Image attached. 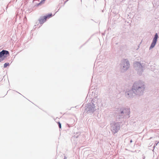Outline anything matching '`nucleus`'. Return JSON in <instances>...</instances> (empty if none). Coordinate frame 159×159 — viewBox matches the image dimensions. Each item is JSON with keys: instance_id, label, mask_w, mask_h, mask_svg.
I'll return each instance as SVG.
<instances>
[{"instance_id": "obj_1", "label": "nucleus", "mask_w": 159, "mask_h": 159, "mask_svg": "<svg viewBox=\"0 0 159 159\" xmlns=\"http://www.w3.org/2000/svg\"><path fill=\"white\" fill-rule=\"evenodd\" d=\"M9 55L8 51L3 50L0 52V62L4 60Z\"/></svg>"}, {"instance_id": "obj_2", "label": "nucleus", "mask_w": 159, "mask_h": 159, "mask_svg": "<svg viewBox=\"0 0 159 159\" xmlns=\"http://www.w3.org/2000/svg\"><path fill=\"white\" fill-rule=\"evenodd\" d=\"M158 38V35L157 33H156L155 34V35L154 37V38L153 39L152 42V44H151V45L150 47V49H152V48L155 46V45L157 39Z\"/></svg>"}, {"instance_id": "obj_3", "label": "nucleus", "mask_w": 159, "mask_h": 159, "mask_svg": "<svg viewBox=\"0 0 159 159\" xmlns=\"http://www.w3.org/2000/svg\"><path fill=\"white\" fill-rule=\"evenodd\" d=\"M142 86V84L141 82H136L134 84L132 89L137 90L141 88Z\"/></svg>"}, {"instance_id": "obj_4", "label": "nucleus", "mask_w": 159, "mask_h": 159, "mask_svg": "<svg viewBox=\"0 0 159 159\" xmlns=\"http://www.w3.org/2000/svg\"><path fill=\"white\" fill-rule=\"evenodd\" d=\"M123 68L125 70L127 69L129 67V64L128 61L126 59L124 60Z\"/></svg>"}, {"instance_id": "obj_5", "label": "nucleus", "mask_w": 159, "mask_h": 159, "mask_svg": "<svg viewBox=\"0 0 159 159\" xmlns=\"http://www.w3.org/2000/svg\"><path fill=\"white\" fill-rule=\"evenodd\" d=\"M47 19L45 16H43V17H41L39 20V22L40 24H42L44 22H45Z\"/></svg>"}, {"instance_id": "obj_6", "label": "nucleus", "mask_w": 159, "mask_h": 159, "mask_svg": "<svg viewBox=\"0 0 159 159\" xmlns=\"http://www.w3.org/2000/svg\"><path fill=\"white\" fill-rule=\"evenodd\" d=\"M52 16V13H51V14H49L48 15H47L46 16H44L47 19V18H49L51 17Z\"/></svg>"}, {"instance_id": "obj_7", "label": "nucleus", "mask_w": 159, "mask_h": 159, "mask_svg": "<svg viewBox=\"0 0 159 159\" xmlns=\"http://www.w3.org/2000/svg\"><path fill=\"white\" fill-rule=\"evenodd\" d=\"M45 1V0H42L38 4V6H39L40 5H41L42 3H44V1Z\"/></svg>"}, {"instance_id": "obj_8", "label": "nucleus", "mask_w": 159, "mask_h": 159, "mask_svg": "<svg viewBox=\"0 0 159 159\" xmlns=\"http://www.w3.org/2000/svg\"><path fill=\"white\" fill-rule=\"evenodd\" d=\"M9 65V63H6L4 65V67L6 68L7 66H8Z\"/></svg>"}, {"instance_id": "obj_9", "label": "nucleus", "mask_w": 159, "mask_h": 159, "mask_svg": "<svg viewBox=\"0 0 159 159\" xmlns=\"http://www.w3.org/2000/svg\"><path fill=\"white\" fill-rule=\"evenodd\" d=\"M135 66H136L137 65H138V66H139V67H140L141 66L140 64V63H139V62H136L135 63Z\"/></svg>"}, {"instance_id": "obj_10", "label": "nucleus", "mask_w": 159, "mask_h": 159, "mask_svg": "<svg viewBox=\"0 0 159 159\" xmlns=\"http://www.w3.org/2000/svg\"><path fill=\"white\" fill-rule=\"evenodd\" d=\"M58 124V125H59V128H61V124L59 122H57Z\"/></svg>"}, {"instance_id": "obj_11", "label": "nucleus", "mask_w": 159, "mask_h": 159, "mask_svg": "<svg viewBox=\"0 0 159 159\" xmlns=\"http://www.w3.org/2000/svg\"><path fill=\"white\" fill-rule=\"evenodd\" d=\"M123 113V111H122V112H121V113Z\"/></svg>"}, {"instance_id": "obj_12", "label": "nucleus", "mask_w": 159, "mask_h": 159, "mask_svg": "<svg viewBox=\"0 0 159 159\" xmlns=\"http://www.w3.org/2000/svg\"><path fill=\"white\" fill-rule=\"evenodd\" d=\"M158 143H159V142H158V143H157V144H158Z\"/></svg>"}, {"instance_id": "obj_13", "label": "nucleus", "mask_w": 159, "mask_h": 159, "mask_svg": "<svg viewBox=\"0 0 159 159\" xmlns=\"http://www.w3.org/2000/svg\"><path fill=\"white\" fill-rule=\"evenodd\" d=\"M130 142H132V140H131Z\"/></svg>"}]
</instances>
